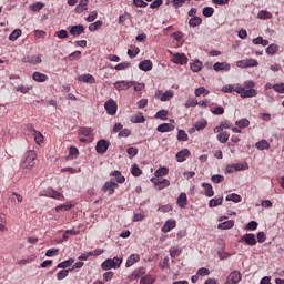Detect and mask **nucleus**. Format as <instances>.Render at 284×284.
I'll return each instance as SVG.
<instances>
[{
  "label": "nucleus",
  "mask_w": 284,
  "mask_h": 284,
  "mask_svg": "<svg viewBox=\"0 0 284 284\" xmlns=\"http://www.w3.org/2000/svg\"><path fill=\"white\" fill-rule=\"evenodd\" d=\"M121 263H123L122 258L114 257V258H108L104 261L101 265L102 270L108 271V270H119L121 267Z\"/></svg>",
  "instance_id": "f03ea898"
},
{
  "label": "nucleus",
  "mask_w": 284,
  "mask_h": 284,
  "mask_svg": "<svg viewBox=\"0 0 284 284\" xmlns=\"http://www.w3.org/2000/svg\"><path fill=\"white\" fill-rule=\"evenodd\" d=\"M231 68L232 67L227 62H216L213 65V70H215V72H230Z\"/></svg>",
  "instance_id": "ddd939ff"
},
{
  "label": "nucleus",
  "mask_w": 284,
  "mask_h": 284,
  "mask_svg": "<svg viewBox=\"0 0 284 284\" xmlns=\"http://www.w3.org/2000/svg\"><path fill=\"white\" fill-rule=\"evenodd\" d=\"M202 187H204L205 196L211 199V196H214V189L212 187V184L210 183H202Z\"/></svg>",
  "instance_id": "c756f323"
},
{
  "label": "nucleus",
  "mask_w": 284,
  "mask_h": 284,
  "mask_svg": "<svg viewBox=\"0 0 284 284\" xmlns=\"http://www.w3.org/2000/svg\"><path fill=\"white\" fill-rule=\"evenodd\" d=\"M130 134H132V131H130V129H122L120 132H119V134H118V136H119V139H128V136H130Z\"/></svg>",
  "instance_id": "4d7b16f0"
},
{
  "label": "nucleus",
  "mask_w": 284,
  "mask_h": 284,
  "mask_svg": "<svg viewBox=\"0 0 284 284\" xmlns=\"http://www.w3.org/2000/svg\"><path fill=\"white\" fill-rule=\"evenodd\" d=\"M246 68H256V65H258V61L254 60V59H246Z\"/></svg>",
  "instance_id": "338daca9"
},
{
  "label": "nucleus",
  "mask_w": 284,
  "mask_h": 284,
  "mask_svg": "<svg viewBox=\"0 0 284 284\" xmlns=\"http://www.w3.org/2000/svg\"><path fill=\"white\" fill-rule=\"evenodd\" d=\"M155 119H161V121H168V111L166 110H160L155 114Z\"/></svg>",
  "instance_id": "de8ad7c7"
},
{
  "label": "nucleus",
  "mask_w": 284,
  "mask_h": 284,
  "mask_svg": "<svg viewBox=\"0 0 284 284\" xmlns=\"http://www.w3.org/2000/svg\"><path fill=\"white\" fill-rule=\"evenodd\" d=\"M32 79H33V81H37L38 83H45V81H48V75H45L44 73H41L39 71H36L32 74Z\"/></svg>",
  "instance_id": "6ab92c4d"
},
{
  "label": "nucleus",
  "mask_w": 284,
  "mask_h": 284,
  "mask_svg": "<svg viewBox=\"0 0 284 284\" xmlns=\"http://www.w3.org/2000/svg\"><path fill=\"white\" fill-rule=\"evenodd\" d=\"M74 205L71 203L62 204L55 207L57 212H69V210H72Z\"/></svg>",
  "instance_id": "4c0bfd02"
},
{
  "label": "nucleus",
  "mask_w": 284,
  "mask_h": 284,
  "mask_svg": "<svg viewBox=\"0 0 284 284\" xmlns=\"http://www.w3.org/2000/svg\"><path fill=\"white\" fill-rule=\"evenodd\" d=\"M44 6L45 4H43V2H36L30 8H31L32 12H39V11L43 10Z\"/></svg>",
  "instance_id": "603ef678"
},
{
  "label": "nucleus",
  "mask_w": 284,
  "mask_h": 284,
  "mask_svg": "<svg viewBox=\"0 0 284 284\" xmlns=\"http://www.w3.org/2000/svg\"><path fill=\"white\" fill-rule=\"evenodd\" d=\"M27 128L30 134L34 138L37 145H43V141H44L43 133L37 131L34 126H32V124H29Z\"/></svg>",
  "instance_id": "7ed1b4c3"
},
{
  "label": "nucleus",
  "mask_w": 284,
  "mask_h": 284,
  "mask_svg": "<svg viewBox=\"0 0 284 284\" xmlns=\"http://www.w3.org/2000/svg\"><path fill=\"white\" fill-rule=\"evenodd\" d=\"M139 261H141V255L133 253L128 257L125 267H132V265L139 263Z\"/></svg>",
  "instance_id": "dca6fc26"
},
{
  "label": "nucleus",
  "mask_w": 284,
  "mask_h": 284,
  "mask_svg": "<svg viewBox=\"0 0 284 284\" xmlns=\"http://www.w3.org/2000/svg\"><path fill=\"white\" fill-rule=\"evenodd\" d=\"M74 263V258H69L67 261H63L57 265L58 270H65L67 267H70Z\"/></svg>",
  "instance_id": "f704fd0d"
},
{
  "label": "nucleus",
  "mask_w": 284,
  "mask_h": 284,
  "mask_svg": "<svg viewBox=\"0 0 284 284\" xmlns=\"http://www.w3.org/2000/svg\"><path fill=\"white\" fill-rule=\"evenodd\" d=\"M139 68L143 71V72H150V70H152V61L150 60H144L142 62L139 63Z\"/></svg>",
  "instance_id": "b1692460"
},
{
  "label": "nucleus",
  "mask_w": 284,
  "mask_h": 284,
  "mask_svg": "<svg viewBox=\"0 0 284 284\" xmlns=\"http://www.w3.org/2000/svg\"><path fill=\"white\" fill-rule=\"evenodd\" d=\"M168 172H170V170H168V168L165 166L158 169L154 173L155 179H161V176H168Z\"/></svg>",
  "instance_id": "c9c22d12"
},
{
  "label": "nucleus",
  "mask_w": 284,
  "mask_h": 284,
  "mask_svg": "<svg viewBox=\"0 0 284 284\" xmlns=\"http://www.w3.org/2000/svg\"><path fill=\"white\" fill-rule=\"evenodd\" d=\"M77 59H81V51H75L69 54V61H77Z\"/></svg>",
  "instance_id": "774afa93"
},
{
  "label": "nucleus",
  "mask_w": 284,
  "mask_h": 284,
  "mask_svg": "<svg viewBox=\"0 0 284 284\" xmlns=\"http://www.w3.org/2000/svg\"><path fill=\"white\" fill-rule=\"evenodd\" d=\"M178 205L182 210H185V206L187 205V194L181 193L180 196L178 197Z\"/></svg>",
  "instance_id": "4be33fe9"
},
{
  "label": "nucleus",
  "mask_w": 284,
  "mask_h": 284,
  "mask_svg": "<svg viewBox=\"0 0 284 284\" xmlns=\"http://www.w3.org/2000/svg\"><path fill=\"white\" fill-rule=\"evenodd\" d=\"M178 141H190V136L184 130L178 131Z\"/></svg>",
  "instance_id": "49530a36"
},
{
  "label": "nucleus",
  "mask_w": 284,
  "mask_h": 284,
  "mask_svg": "<svg viewBox=\"0 0 284 284\" xmlns=\"http://www.w3.org/2000/svg\"><path fill=\"white\" fill-rule=\"evenodd\" d=\"M71 270H62L57 274L58 281H63V278L68 277V274H70Z\"/></svg>",
  "instance_id": "864d4df0"
},
{
  "label": "nucleus",
  "mask_w": 284,
  "mask_h": 284,
  "mask_svg": "<svg viewBox=\"0 0 284 284\" xmlns=\"http://www.w3.org/2000/svg\"><path fill=\"white\" fill-rule=\"evenodd\" d=\"M226 201H233V203H241L242 197L239 194L232 193L226 196Z\"/></svg>",
  "instance_id": "a18cd8bd"
},
{
  "label": "nucleus",
  "mask_w": 284,
  "mask_h": 284,
  "mask_svg": "<svg viewBox=\"0 0 284 284\" xmlns=\"http://www.w3.org/2000/svg\"><path fill=\"white\" fill-rule=\"evenodd\" d=\"M156 283V276L148 274L140 280V284H154Z\"/></svg>",
  "instance_id": "412c9836"
},
{
  "label": "nucleus",
  "mask_w": 284,
  "mask_h": 284,
  "mask_svg": "<svg viewBox=\"0 0 284 284\" xmlns=\"http://www.w3.org/2000/svg\"><path fill=\"white\" fill-rule=\"evenodd\" d=\"M241 241L246 245H251L252 247L256 245V235L254 233H246Z\"/></svg>",
  "instance_id": "4468645a"
},
{
  "label": "nucleus",
  "mask_w": 284,
  "mask_h": 284,
  "mask_svg": "<svg viewBox=\"0 0 284 284\" xmlns=\"http://www.w3.org/2000/svg\"><path fill=\"white\" fill-rule=\"evenodd\" d=\"M196 105H199V101L196 99H189L185 102L184 108H196Z\"/></svg>",
  "instance_id": "13d9d810"
},
{
  "label": "nucleus",
  "mask_w": 284,
  "mask_h": 284,
  "mask_svg": "<svg viewBox=\"0 0 284 284\" xmlns=\"http://www.w3.org/2000/svg\"><path fill=\"white\" fill-rule=\"evenodd\" d=\"M83 32H85V27H83V24L73 26L70 29V34H72V37H80Z\"/></svg>",
  "instance_id": "f3484780"
},
{
  "label": "nucleus",
  "mask_w": 284,
  "mask_h": 284,
  "mask_svg": "<svg viewBox=\"0 0 284 284\" xmlns=\"http://www.w3.org/2000/svg\"><path fill=\"white\" fill-rule=\"evenodd\" d=\"M102 27H103V21L98 20V21L89 24V30H90V32H97V30H101Z\"/></svg>",
  "instance_id": "72a5a7b5"
},
{
  "label": "nucleus",
  "mask_w": 284,
  "mask_h": 284,
  "mask_svg": "<svg viewBox=\"0 0 284 284\" xmlns=\"http://www.w3.org/2000/svg\"><path fill=\"white\" fill-rule=\"evenodd\" d=\"M22 31L21 29H16L11 32V34L9 36V41H17V39H19V37H21Z\"/></svg>",
  "instance_id": "79ce46f5"
},
{
  "label": "nucleus",
  "mask_w": 284,
  "mask_h": 284,
  "mask_svg": "<svg viewBox=\"0 0 284 284\" xmlns=\"http://www.w3.org/2000/svg\"><path fill=\"white\" fill-rule=\"evenodd\" d=\"M272 12L267 11V10H261L257 13V19H261L262 21H267V19H272Z\"/></svg>",
  "instance_id": "7c9ffc66"
},
{
  "label": "nucleus",
  "mask_w": 284,
  "mask_h": 284,
  "mask_svg": "<svg viewBox=\"0 0 284 284\" xmlns=\"http://www.w3.org/2000/svg\"><path fill=\"white\" fill-rule=\"evenodd\" d=\"M173 98H174V91L172 90H169L164 93L162 90H159L158 92H155V99H159L162 102L170 101V99H173Z\"/></svg>",
  "instance_id": "6e6552de"
},
{
  "label": "nucleus",
  "mask_w": 284,
  "mask_h": 284,
  "mask_svg": "<svg viewBox=\"0 0 284 284\" xmlns=\"http://www.w3.org/2000/svg\"><path fill=\"white\" fill-rule=\"evenodd\" d=\"M235 125H237V128H250V120L247 119H242L235 122Z\"/></svg>",
  "instance_id": "3c124183"
},
{
  "label": "nucleus",
  "mask_w": 284,
  "mask_h": 284,
  "mask_svg": "<svg viewBox=\"0 0 284 284\" xmlns=\"http://www.w3.org/2000/svg\"><path fill=\"white\" fill-rule=\"evenodd\" d=\"M31 89L32 87H26V85L16 87V91L21 92V94H28V92H30Z\"/></svg>",
  "instance_id": "5fc2aeb1"
},
{
  "label": "nucleus",
  "mask_w": 284,
  "mask_h": 284,
  "mask_svg": "<svg viewBox=\"0 0 284 284\" xmlns=\"http://www.w3.org/2000/svg\"><path fill=\"white\" fill-rule=\"evenodd\" d=\"M133 123H145V116H143V113H138L134 116Z\"/></svg>",
  "instance_id": "69168bd1"
},
{
  "label": "nucleus",
  "mask_w": 284,
  "mask_h": 284,
  "mask_svg": "<svg viewBox=\"0 0 284 284\" xmlns=\"http://www.w3.org/2000/svg\"><path fill=\"white\" fill-rule=\"evenodd\" d=\"M126 154H129L130 159H134L139 154V149L131 146L126 150Z\"/></svg>",
  "instance_id": "bf43d9fd"
},
{
  "label": "nucleus",
  "mask_w": 284,
  "mask_h": 284,
  "mask_svg": "<svg viewBox=\"0 0 284 284\" xmlns=\"http://www.w3.org/2000/svg\"><path fill=\"white\" fill-rule=\"evenodd\" d=\"M171 61H173V63H176L178 65H185L187 63V55H185V53H176L175 55H173Z\"/></svg>",
  "instance_id": "f8f14e48"
},
{
  "label": "nucleus",
  "mask_w": 284,
  "mask_h": 284,
  "mask_svg": "<svg viewBox=\"0 0 284 284\" xmlns=\"http://www.w3.org/2000/svg\"><path fill=\"white\" fill-rule=\"evenodd\" d=\"M275 52H278V44H270L267 48H266V54H270L271 57H273V54Z\"/></svg>",
  "instance_id": "c03bdc74"
},
{
  "label": "nucleus",
  "mask_w": 284,
  "mask_h": 284,
  "mask_svg": "<svg viewBox=\"0 0 284 284\" xmlns=\"http://www.w3.org/2000/svg\"><path fill=\"white\" fill-rule=\"evenodd\" d=\"M273 90L278 92V94H284V83L273 84Z\"/></svg>",
  "instance_id": "0e129e2a"
},
{
  "label": "nucleus",
  "mask_w": 284,
  "mask_h": 284,
  "mask_svg": "<svg viewBox=\"0 0 284 284\" xmlns=\"http://www.w3.org/2000/svg\"><path fill=\"white\" fill-rule=\"evenodd\" d=\"M92 134V128L83 126L79 130V136H90Z\"/></svg>",
  "instance_id": "58836bf2"
},
{
  "label": "nucleus",
  "mask_w": 284,
  "mask_h": 284,
  "mask_svg": "<svg viewBox=\"0 0 284 284\" xmlns=\"http://www.w3.org/2000/svg\"><path fill=\"white\" fill-rule=\"evenodd\" d=\"M203 23V19L201 17H193L189 20L190 28H199Z\"/></svg>",
  "instance_id": "bb28decb"
},
{
  "label": "nucleus",
  "mask_w": 284,
  "mask_h": 284,
  "mask_svg": "<svg viewBox=\"0 0 284 284\" xmlns=\"http://www.w3.org/2000/svg\"><path fill=\"white\" fill-rule=\"evenodd\" d=\"M217 141H220V143H227V141H230V133L227 132L219 133Z\"/></svg>",
  "instance_id": "a19ab883"
},
{
  "label": "nucleus",
  "mask_w": 284,
  "mask_h": 284,
  "mask_svg": "<svg viewBox=\"0 0 284 284\" xmlns=\"http://www.w3.org/2000/svg\"><path fill=\"white\" fill-rule=\"evenodd\" d=\"M255 148L257 150H270V142H267V140H261L257 143H255Z\"/></svg>",
  "instance_id": "2f4dec72"
},
{
  "label": "nucleus",
  "mask_w": 284,
  "mask_h": 284,
  "mask_svg": "<svg viewBox=\"0 0 284 284\" xmlns=\"http://www.w3.org/2000/svg\"><path fill=\"white\" fill-rule=\"evenodd\" d=\"M232 227H234V220H229L217 225L219 230H232Z\"/></svg>",
  "instance_id": "cd10ccee"
},
{
  "label": "nucleus",
  "mask_w": 284,
  "mask_h": 284,
  "mask_svg": "<svg viewBox=\"0 0 284 284\" xmlns=\"http://www.w3.org/2000/svg\"><path fill=\"white\" fill-rule=\"evenodd\" d=\"M156 130L162 133L174 132V125L170 124V123H162V124L158 125Z\"/></svg>",
  "instance_id": "aec40b11"
},
{
  "label": "nucleus",
  "mask_w": 284,
  "mask_h": 284,
  "mask_svg": "<svg viewBox=\"0 0 284 284\" xmlns=\"http://www.w3.org/2000/svg\"><path fill=\"white\" fill-rule=\"evenodd\" d=\"M44 196H48L49 199H54L55 201H65V195L53 189H48L47 191H44Z\"/></svg>",
  "instance_id": "0eeeda50"
},
{
  "label": "nucleus",
  "mask_w": 284,
  "mask_h": 284,
  "mask_svg": "<svg viewBox=\"0 0 284 284\" xmlns=\"http://www.w3.org/2000/svg\"><path fill=\"white\" fill-rule=\"evenodd\" d=\"M205 128H207V121L205 120L197 121L194 123V129L197 130V132H200V130H205Z\"/></svg>",
  "instance_id": "37998d69"
},
{
  "label": "nucleus",
  "mask_w": 284,
  "mask_h": 284,
  "mask_svg": "<svg viewBox=\"0 0 284 284\" xmlns=\"http://www.w3.org/2000/svg\"><path fill=\"white\" fill-rule=\"evenodd\" d=\"M201 94H203L204 97H207V94H210V91L204 87H200L195 89V97H201Z\"/></svg>",
  "instance_id": "8fccbe9b"
},
{
  "label": "nucleus",
  "mask_w": 284,
  "mask_h": 284,
  "mask_svg": "<svg viewBox=\"0 0 284 284\" xmlns=\"http://www.w3.org/2000/svg\"><path fill=\"white\" fill-rule=\"evenodd\" d=\"M202 14L206 18H210L214 14V8L212 7H204L202 10Z\"/></svg>",
  "instance_id": "09e8293b"
},
{
  "label": "nucleus",
  "mask_w": 284,
  "mask_h": 284,
  "mask_svg": "<svg viewBox=\"0 0 284 284\" xmlns=\"http://www.w3.org/2000/svg\"><path fill=\"white\" fill-rule=\"evenodd\" d=\"M140 52L141 49H139V47L131 45L128 50V55L130 57V59H134V57H136Z\"/></svg>",
  "instance_id": "473e14b6"
},
{
  "label": "nucleus",
  "mask_w": 284,
  "mask_h": 284,
  "mask_svg": "<svg viewBox=\"0 0 284 284\" xmlns=\"http://www.w3.org/2000/svg\"><path fill=\"white\" fill-rule=\"evenodd\" d=\"M190 156V150L183 149L176 154L178 163H183L185 161V158Z\"/></svg>",
  "instance_id": "5701e85b"
},
{
  "label": "nucleus",
  "mask_w": 284,
  "mask_h": 284,
  "mask_svg": "<svg viewBox=\"0 0 284 284\" xmlns=\"http://www.w3.org/2000/svg\"><path fill=\"white\" fill-rule=\"evenodd\" d=\"M219 205H223V197L212 199L209 202V207H219Z\"/></svg>",
  "instance_id": "ea45409f"
},
{
  "label": "nucleus",
  "mask_w": 284,
  "mask_h": 284,
  "mask_svg": "<svg viewBox=\"0 0 284 284\" xmlns=\"http://www.w3.org/2000/svg\"><path fill=\"white\" fill-rule=\"evenodd\" d=\"M78 81H80L81 83H91V84L97 83V79H94L90 73L80 75L78 78Z\"/></svg>",
  "instance_id": "a211bd4d"
},
{
  "label": "nucleus",
  "mask_w": 284,
  "mask_h": 284,
  "mask_svg": "<svg viewBox=\"0 0 284 284\" xmlns=\"http://www.w3.org/2000/svg\"><path fill=\"white\" fill-rule=\"evenodd\" d=\"M176 227V220H168L162 226V232L168 234V232H172Z\"/></svg>",
  "instance_id": "2eb2a0df"
},
{
  "label": "nucleus",
  "mask_w": 284,
  "mask_h": 284,
  "mask_svg": "<svg viewBox=\"0 0 284 284\" xmlns=\"http://www.w3.org/2000/svg\"><path fill=\"white\" fill-rule=\"evenodd\" d=\"M37 151L34 150H28L20 162V168H22V170H32V168H34V165H37Z\"/></svg>",
  "instance_id": "f257e3e1"
},
{
  "label": "nucleus",
  "mask_w": 284,
  "mask_h": 284,
  "mask_svg": "<svg viewBox=\"0 0 284 284\" xmlns=\"http://www.w3.org/2000/svg\"><path fill=\"white\" fill-rule=\"evenodd\" d=\"M257 92L255 89H245L242 92V99H252L253 97H256Z\"/></svg>",
  "instance_id": "a878e982"
},
{
  "label": "nucleus",
  "mask_w": 284,
  "mask_h": 284,
  "mask_svg": "<svg viewBox=\"0 0 284 284\" xmlns=\"http://www.w3.org/2000/svg\"><path fill=\"white\" fill-rule=\"evenodd\" d=\"M135 82L134 81H116L114 83V88L115 90H118L119 92L123 91V90H130V88H132V85H134Z\"/></svg>",
  "instance_id": "1a4fd4ad"
},
{
  "label": "nucleus",
  "mask_w": 284,
  "mask_h": 284,
  "mask_svg": "<svg viewBox=\"0 0 284 284\" xmlns=\"http://www.w3.org/2000/svg\"><path fill=\"white\" fill-rule=\"evenodd\" d=\"M146 270L145 267H140L135 271H133V273L131 274V278L133 281H138V278H141V276H143L145 274Z\"/></svg>",
  "instance_id": "393cba45"
},
{
  "label": "nucleus",
  "mask_w": 284,
  "mask_h": 284,
  "mask_svg": "<svg viewBox=\"0 0 284 284\" xmlns=\"http://www.w3.org/2000/svg\"><path fill=\"white\" fill-rule=\"evenodd\" d=\"M104 110L110 114V116H114V114H116V110H119V105L116 104V101L110 99L104 103Z\"/></svg>",
  "instance_id": "39448f33"
},
{
  "label": "nucleus",
  "mask_w": 284,
  "mask_h": 284,
  "mask_svg": "<svg viewBox=\"0 0 284 284\" xmlns=\"http://www.w3.org/2000/svg\"><path fill=\"white\" fill-rule=\"evenodd\" d=\"M132 65L130 62H121L115 65V70H128Z\"/></svg>",
  "instance_id": "e2e57ef3"
},
{
  "label": "nucleus",
  "mask_w": 284,
  "mask_h": 284,
  "mask_svg": "<svg viewBox=\"0 0 284 284\" xmlns=\"http://www.w3.org/2000/svg\"><path fill=\"white\" fill-rule=\"evenodd\" d=\"M151 183H153L158 190H165V187H170V180L163 178H152Z\"/></svg>",
  "instance_id": "20e7f679"
},
{
  "label": "nucleus",
  "mask_w": 284,
  "mask_h": 284,
  "mask_svg": "<svg viewBox=\"0 0 284 284\" xmlns=\"http://www.w3.org/2000/svg\"><path fill=\"white\" fill-rule=\"evenodd\" d=\"M131 174H132L133 176H141L142 171H141V169L139 168V164H133V165H132Z\"/></svg>",
  "instance_id": "6e6d98bb"
},
{
  "label": "nucleus",
  "mask_w": 284,
  "mask_h": 284,
  "mask_svg": "<svg viewBox=\"0 0 284 284\" xmlns=\"http://www.w3.org/2000/svg\"><path fill=\"white\" fill-rule=\"evenodd\" d=\"M116 187H119V184H116V182H114V180H110L108 182H105V184L102 187V192H108L109 196H112V194H114V190H116Z\"/></svg>",
  "instance_id": "9d476101"
},
{
  "label": "nucleus",
  "mask_w": 284,
  "mask_h": 284,
  "mask_svg": "<svg viewBox=\"0 0 284 284\" xmlns=\"http://www.w3.org/2000/svg\"><path fill=\"white\" fill-rule=\"evenodd\" d=\"M242 278L243 275L241 274V271H233L231 274H229L224 284H239L241 283Z\"/></svg>",
  "instance_id": "423d86ee"
},
{
  "label": "nucleus",
  "mask_w": 284,
  "mask_h": 284,
  "mask_svg": "<svg viewBox=\"0 0 284 284\" xmlns=\"http://www.w3.org/2000/svg\"><path fill=\"white\" fill-rule=\"evenodd\" d=\"M202 68H203V62H201L200 60H196L193 63H191L192 72H201Z\"/></svg>",
  "instance_id": "e433bc0d"
},
{
  "label": "nucleus",
  "mask_w": 284,
  "mask_h": 284,
  "mask_svg": "<svg viewBox=\"0 0 284 284\" xmlns=\"http://www.w3.org/2000/svg\"><path fill=\"white\" fill-rule=\"evenodd\" d=\"M110 176H114L116 183H125V176H123V174H121V171H112L110 173Z\"/></svg>",
  "instance_id": "c85d7f7f"
},
{
  "label": "nucleus",
  "mask_w": 284,
  "mask_h": 284,
  "mask_svg": "<svg viewBox=\"0 0 284 284\" xmlns=\"http://www.w3.org/2000/svg\"><path fill=\"white\" fill-rule=\"evenodd\" d=\"M233 166H234L235 172H241V171L247 170V168H250V166L247 165V163H245V164L235 163V164H233Z\"/></svg>",
  "instance_id": "052dcab7"
},
{
  "label": "nucleus",
  "mask_w": 284,
  "mask_h": 284,
  "mask_svg": "<svg viewBox=\"0 0 284 284\" xmlns=\"http://www.w3.org/2000/svg\"><path fill=\"white\" fill-rule=\"evenodd\" d=\"M109 148H110V142H108V140H100L95 145V150L98 154H105Z\"/></svg>",
  "instance_id": "9b49d317"
},
{
  "label": "nucleus",
  "mask_w": 284,
  "mask_h": 284,
  "mask_svg": "<svg viewBox=\"0 0 284 284\" xmlns=\"http://www.w3.org/2000/svg\"><path fill=\"white\" fill-rule=\"evenodd\" d=\"M257 227H258V222H256V221H251V222L246 225L247 232H254V230H256Z\"/></svg>",
  "instance_id": "680f3d73"
}]
</instances>
